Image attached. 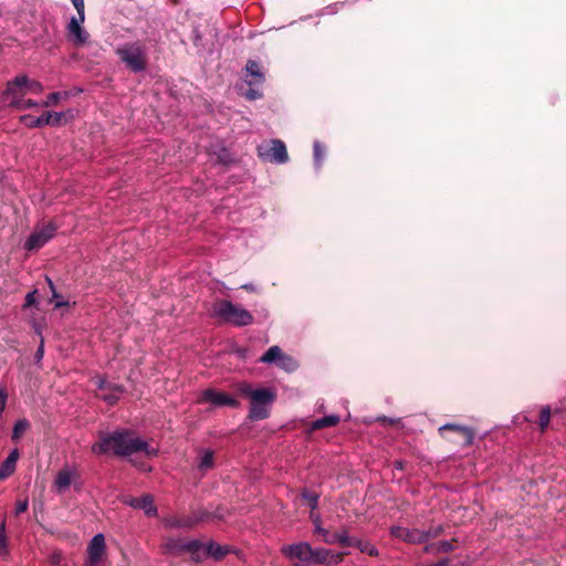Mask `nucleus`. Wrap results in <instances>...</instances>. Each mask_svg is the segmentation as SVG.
Wrapping results in <instances>:
<instances>
[{
    "label": "nucleus",
    "mask_w": 566,
    "mask_h": 566,
    "mask_svg": "<svg viewBox=\"0 0 566 566\" xmlns=\"http://www.w3.org/2000/svg\"><path fill=\"white\" fill-rule=\"evenodd\" d=\"M111 450L122 458H129L139 452H144L148 458H155L159 453V450L151 447L147 440L140 437L132 438L130 432L126 430H116L92 446V452L97 455L107 454Z\"/></svg>",
    "instance_id": "1"
},
{
    "label": "nucleus",
    "mask_w": 566,
    "mask_h": 566,
    "mask_svg": "<svg viewBox=\"0 0 566 566\" xmlns=\"http://www.w3.org/2000/svg\"><path fill=\"white\" fill-rule=\"evenodd\" d=\"M238 392L250 400L248 419L250 421L265 420L271 415L273 403L276 401L277 394L273 387H259L253 386L248 381L238 384Z\"/></svg>",
    "instance_id": "2"
},
{
    "label": "nucleus",
    "mask_w": 566,
    "mask_h": 566,
    "mask_svg": "<svg viewBox=\"0 0 566 566\" xmlns=\"http://www.w3.org/2000/svg\"><path fill=\"white\" fill-rule=\"evenodd\" d=\"M210 315L213 318H219L223 324L234 327H245L252 325L254 322V317L250 311L226 298L218 300L213 304Z\"/></svg>",
    "instance_id": "3"
},
{
    "label": "nucleus",
    "mask_w": 566,
    "mask_h": 566,
    "mask_svg": "<svg viewBox=\"0 0 566 566\" xmlns=\"http://www.w3.org/2000/svg\"><path fill=\"white\" fill-rule=\"evenodd\" d=\"M75 109L69 108L62 112L45 111L40 116L23 114L19 117V122L27 128H42L44 126L61 127L73 120Z\"/></svg>",
    "instance_id": "4"
},
{
    "label": "nucleus",
    "mask_w": 566,
    "mask_h": 566,
    "mask_svg": "<svg viewBox=\"0 0 566 566\" xmlns=\"http://www.w3.org/2000/svg\"><path fill=\"white\" fill-rule=\"evenodd\" d=\"M116 54L133 73H140L147 69L146 53L136 44L118 48L116 50Z\"/></svg>",
    "instance_id": "5"
},
{
    "label": "nucleus",
    "mask_w": 566,
    "mask_h": 566,
    "mask_svg": "<svg viewBox=\"0 0 566 566\" xmlns=\"http://www.w3.org/2000/svg\"><path fill=\"white\" fill-rule=\"evenodd\" d=\"M200 402H209L214 408L217 407H230V408H239L241 406L240 401L233 397L232 395L220 391L214 388H208L201 392V397L199 399Z\"/></svg>",
    "instance_id": "6"
},
{
    "label": "nucleus",
    "mask_w": 566,
    "mask_h": 566,
    "mask_svg": "<svg viewBox=\"0 0 566 566\" xmlns=\"http://www.w3.org/2000/svg\"><path fill=\"white\" fill-rule=\"evenodd\" d=\"M256 150L258 156L263 160L275 164H285L289 160L286 146L281 139H272L270 148L258 146Z\"/></svg>",
    "instance_id": "7"
},
{
    "label": "nucleus",
    "mask_w": 566,
    "mask_h": 566,
    "mask_svg": "<svg viewBox=\"0 0 566 566\" xmlns=\"http://www.w3.org/2000/svg\"><path fill=\"white\" fill-rule=\"evenodd\" d=\"M57 230V226L50 221L42 227L40 231L32 232L24 242V249L28 251L38 250L46 244Z\"/></svg>",
    "instance_id": "8"
},
{
    "label": "nucleus",
    "mask_w": 566,
    "mask_h": 566,
    "mask_svg": "<svg viewBox=\"0 0 566 566\" xmlns=\"http://www.w3.org/2000/svg\"><path fill=\"white\" fill-rule=\"evenodd\" d=\"M84 566H97L106 555L105 537L102 533L95 534L87 544Z\"/></svg>",
    "instance_id": "9"
},
{
    "label": "nucleus",
    "mask_w": 566,
    "mask_h": 566,
    "mask_svg": "<svg viewBox=\"0 0 566 566\" xmlns=\"http://www.w3.org/2000/svg\"><path fill=\"white\" fill-rule=\"evenodd\" d=\"M18 87H25L28 91L34 94L41 93L43 91V85L39 81L31 80L27 74H20L7 82L6 90L2 92V96L7 98L10 96V94H15Z\"/></svg>",
    "instance_id": "10"
},
{
    "label": "nucleus",
    "mask_w": 566,
    "mask_h": 566,
    "mask_svg": "<svg viewBox=\"0 0 566 566\" xmlns=\"http://www.w3.org/2000/svg\"><path fill=\"white\" fill-rule=\"evenodd\" d=\"M390 535L410 544H424L429 541L428 533L418 528H407L395 525L390 527Z\"/></svg>",
    "instance_id": "11"
},
{
    "label": "nucleus",
    "mask_w": 566,
    "mask_h": 566,
    "mask_svg": "<svg viewBox=\"0 0 566 566\" xmlns=\"http://www.w3.org/2000/svg\"><path fill=\"white\" fill-rule=\"evenodd\" d=\"M449 431L460 436L463 439V441L461 442L462 447H470L473 444L474 430L472 427L453 422H447L438 428V432L440 437L443 439H448L446 433Z\"/></svg>",
    "instance_id": "12"
},
{
    "label": "nucleus",
    "mask_w": 566,
    "mask_h": 566,
    "mask_svg": "<svg viewBox=\"0 0 566 566\" xmlns=\"http://www.w3.org/2000/svg\"><path fill=\"white\" fill-rule=\"evenodd\" d=\"M345 554L346 553L343 552L335 553L334 551L324 547H312L310 562L317 565L335 566L343 563Z\"/></svg>",
    "instance_id": "13"
},
{
    "label": "nucleus",
    "mask_w": 566,
    "mask_h": 566,
    "mask_svg": "<svg viewBox=\"0 0 566 566\" xmlns=\"http://www.w3.org/2000/svg\"><path fill=\"white\" fill-rule=\"evenodd\" d=\"M241 551L232 545H221L217 541L210 538L206 542V559L221 562L228 554H240Z\"/></svg>",
    "instance_id": "14"
},
{
    "label": "nucleus",
    "mask_w": 566,
    "mask_h": 566,
    "mask_svg": "<svg viewBox=\"0 0 566 566\" xmlns=\"http://www.w3.org/2000/svg\"><path fill=\"white\" fill-rule=\"evenodd\" d=\"M124 503L133 509L143 510L148 517H155L158 514L157 506L154 503L151 494H144L143 496H129Z\"/></svg>",
    "instance_id": "15"
},
{
    "label": "nucleus",
    "mask_w": 566,
    "mask_h": 566,
    "mask_svg": "<svg viewBox=\"0 0 566 566\" xmlns=\"http://www.w3.org/2000/svg\"><path fill=\"white\" fill-rule=\"evenodd\" d=\"M212 150L210 155L216 157L213 165H219L226 168H230L239 163V159L234 157L231 150L224 145L223 142L211 146Z\"/></svg>",
    "instance_id": "16"
},
{
    "label": "nucleus",
    "mask_w": 566,
    "mask_h": 566,
    "mask_svg": "<svg viewBox=\"0 0 566 566\" xmlns=\"http://www.w3.org/2000/svg\"><path fill=\"white\" fill-rule=\"evenodd\" d=\"M314 533L321 535L322 542L328 545L339 544L343 547H345L346 544H349L347 528H343L340 532L331 533L327 528L323 527L322 525H317V527L314 528Z\"/></svg>",
    "instance_id": "17"
},
{
    "label": "nucleus",
    "mask_w": 566,
    "mask_h": 566,
    "mask_svg": "<svg viewBox=\"0 0 566 566\" xmlns=\"http://www.w3.org/2000/svg\"><path fill=\"white\" fill-rule=\"evenodd\" d=\"M83 22L73 15L67 24L69 40L76 46L85 44L88 39V33L81 25Z\"/></svg>",
    "instance_id": "18"
},
{
    "label": "nucleus",
    "mask_w": 566,
    "mask_h": 566,
    "mask_svg": "<svg viewBox=\"0 0 566 566\" xmlns=\"http://www.w3.org/2000/svg\"><path fill=\"white\" fill-rule=\"evenodd\" d=\"M283 552L289 558H295L303 563H307L311 560L312 545L308 542L294 543Z\"/></svg>",
    "instance_id": "19"
},
{
    "label": "nucleus",
    "mask_w": 566,
    "mask_h": 566,
    "mask_svg": "<svg viewBox=\"0 0 566 566\" xmlns=\"http://www.w3.org/2000/svg\"><path fill=\"white\" fill-rule=\"evenodd\" d=\"M189 559L193 564H202L206 560V543L199 538H189L187 545Z\"/></svg>",
    "instance_id": "20"
},
{
    "label": "nucleus",
    "mask_w": 566,
    "mask_h": 566,
    "mask_svg": "<svg viewBox=\"0 0 566 566\" xmlns=\"http://www.w3.org/2000/svg\"><path fill=\"white\" fill-rule=\"evenodd\" d=\"M188 539L186 537H171L163 545L164 554L178 557L187 553Z\"/></svg>",
    "instance_id": "21"
},
{
    "label": "nucleus",
    "mask_w": 566,
    "mask_h": 566,
    "mask_svg": "<svg viewBox=\"0 0 566 566\" xmlns=\"http://www.w3.org/2000/svg\"><path fill=\"white\" fill-rule=\"evenodd\" d=\"M348 543L345 547H355L359 549V552L367 554L371 557H378L379 556V549L376 545H374L370 541L357 538L354 536L348 535Z\"/></svg>",
    "instance_id": "22"
},
{
    "label": "nucleus",
    "mask_w": 566,
    "mask_h": 566,
    "mask_svg": "<svg viewBox=\"0 0 566 566\" xmlns=\"http://www.w3.org/2000/svg\"><path fill=\"white\" fill-rule=\"evenodd\" d=\"M340 422V417L336 413L327 415L322 418L315 419L310 422L306 432L311 434L316 430H321L324 428L335 427Z\"/></svg>",
    "instance_id": "23"
},
{
    "label": "nucleus",
    "mask_w": 566,
    "mask_h": 566,
    "mask_svg": "<svg viewBox=\"0 0 566 566\" xmlns=\"http://www.w3.org/2000/svg\"><path fill=\"white\" fill-rule=\"evenodd\" d=\"M244 70L247 72V76L253 77V80L247 81V84L249 86L259 85V84L264 83L265 75L262 72L261 66L256 61L248 60Z\"/></svg>",
    "instance_id": "24"
},
{
    "label": "nucleus",
    "mask_w": 566,
    "mask_h": 566,
    "mask_svg": "<svg viewBox=\"0 0 566 566\" xmlns=\"http://www.w3.org/2000/svg\"><path fill=\"white\" fill-rule=\"evenodd\" d=\"M283 354L284 352L280 346L273 345L259 358V361L268 365H277Z\"/></svg>",
    "instance_id": "25"
},
{
    "label": "nucleus",
    "mask_w": 566,
    "mask_h": 566,
    "mask_svg": "<svg viewBox=\"0 0 566 566\" xmlns=\"http://www.w3.org/2000/svg\"><path fill=\"white\" fill-rule=\"evenodd\" d=\"M10 96H12L10 103H9V106L11 108H14V109H18V111H24V109H29V108H33V107H40L41 106V103L40 102H36L34 99H22L20 97L17 96V93L15 94H10Z\"/></svg>",
    "instance_id": "26"
},
{
    "label": "nucleus",
    "mask_w": 566,
    "mask_h": 566,
    "mask_svg": "<svg viewBox=\"0 0 566 566\" xmlns=\"http://www.w3.org/2000/svg\"><path fill=\"white\" fill-rule=\"evenodd\" d=\"M30 428L31 422L27 418L18 419L12 427L11 440L18 442Z\"/></svg>",
    "instance_id": "27"
},
{
    "label": "nucleus",
    "mask_w": 566,
    "mask_h": 566,
    "mask_svg": "<svg viewBox=\"0 0 566 566\" xmlns=\"http://www.w3.org/2000/svg\"><path fill=\"white\" fill-rule=\"evenodd\" d=\"M455 538L452 539H443L438 543L429 544L424 546V552L429 553L431 551H434L436 553H449L454 549L453 542H455Z\"/></svg>",
    "instance_id": "28"
},
{
    "label": "nucleus",
    "mask_w": 566,
    "mask_h": 566,
    "mask_svg": "<svg viewBox=\"0 0 566 566\" xmlns=\"http://www.w3.org/2000/svg\"><path fill=\"white\" fill-rule=\"evenodd\" d=\"M73 472L70 470H61L56 474L54 485L57 491H64L70 488L72 483Z\"/></svg>",
    "instance_id": "29"
},
{
    "label": "nucleus",
    "mask_w": 566,
    "mask_h": 566,
    "mask_svg": "<svg viewBox=\"0 0 566 566\" xmlns=\"http://www.w3.org/2000/svg\"><path fill=\"white\" fill-rule=\"evenodd\" d=\"M212 521L213 520H212L211 511H208L206 509H199V510L192 512V515L190 516V522L185 523L184 525L195 526L200 523L212 522Z\"/></svg>",
    "instance_id": "30"
},
{
    "label": "nucleus",
    "mask_w": 566,
    "mask_h": 566,
    "mask_svg": "<svg viewBox=\"0 0 566 566\" xmlns=\"http://www.w3.org/2000/svg\"><path fill=\"white\" fill-rule=\"evenodd\" d=\"M300 497L306 502V505L311 509V511H315L318 507V493L311 491L307 488H303L300 491Z\"/></svg>",
    "instance_id": "31"
},
{
    "label": "nucleus",
    "mask_w": 566,
    "mask_h": 566,
    "mask_svg": "<svg viewBox=\"0 0 566 566\" xmlns=\"http://www.w3.org/2000/svg\"><path fill=\"white\" fill-rule=\"evenodd\" d=\"M0 557L7 560L10 557L9 539L7 536L6 520L0 523Z\"/></svg>",
    "instance_id": "32"
},
{
    "label": "nucleus",
    "mask_w": 566,
    "mask_h": 566,
    "mask_svg": "<svg viewBox=\"0 0 566 566\" xmlns=\"http://www.w3.org/2000/svg\"><path fill=\"white\" fill-rule=\"evenodd\" d=\"M552 415H553V411H552L551 406L547 405V406L542 407V409L539 411V416H538V421H537L538 427L542 432H544L547 429Z\"/></svg>",
    "instance_id": "33"
},
{
    "label": "nucleus",
    "mask_w": 566,
    "mask_h": 566,
    "mask_svg": "<svg viewBox=\"0 0 566 566\" xmlns=\"http://www.w3.org/2000/svg\"><path fill=\"white\" fill-rule=\"evenodd\" d=\"M277 366L287 373H292L297 369L298 364L295 358L284 353Z\"/></svg>",
    "instance_id": "34"
},
{
    "label": "nucleus",
    "mask_w": 566,
    "mask_h": 566,
    "mask_svg": "<svg viewBox=\"0 0 566 566\" xmlns=\"http://www.w3.org/2000/svg\"><path fill=\"white\" fill-rule=\"evenodd\" d=\"M211 512L213 521L223 522L227 517L233 514V509H228L223 504H219Z\"/></svg>",
    "instance_id": "35"
},
{
    "label": "nucleus",
    "mask_w": 566,
    "mask_h": 566,
    "mask_svg": "<svg viewBox=\"0 0 566 566\" xmlns=\"http://www.w3.org/2000/svg\"><path fill=\"white\" fill-rule=\"evenodd\" d=\"M70 93L67 91L52 92L46 96V99L41 102V107H49L52 104H56L62 98H67Z\"/></svg>",
    "instance_id": "36"
},
{
    "label": "nucleus",
    "mask_w": 566,
    "mask_h": 566,
    "mask_svg": "<svg viewBox=\"0 0 566 566\" xmlns=\"http://www.w3.org/2000/svg\"><path fill=\"white\" fill-rule=\"evenodd\" d=\"M214 465V453L212 450H205L201 459H200V462L198 464V468L200 470H208V469H212Z\"/></svg>",
    "instance_id": "37"
},
{
    "label": "nucleus",
    "mask_w": 566,
    "mask_h": 566,
    "mask_svg": "<svg viewBox=\"0 0 566 566\" xmlns=\"http://www.w3.org/2000/svg\"><path fill=\"white\" fill-rule=\"evenodd\" d=\"M191 40L199 54L206 51V44L203 43V38L198 27L192 29Z\"/></svg>",
    "instance_id": "38"
},
{
    "label": "nucleus",
    "mask_w": 566,
    "mask_h": 566,
    "mask_svg": "<svg viewBox=\"0 0 566 566\" xmlns=\"http://www.w3.org/2000/svg\"><path fill=\"white\" fill-rule=\"evenodd\" d=\"M17 469V464L14 462H10L9 460L4 459V461L0 465V481H3L11 476Z\"/></svg>",
    "instance_id": "39"
},
{
    "label": "nucleus",
    "mask_w": 566,
    "mask_h": 566,
    "mask_svg": "<svg viewBox=\"0 0 566 566\" xmlns=\"http://www.w3.org/2000/svg\"><path fill=\"white\" fill-rule=\"evenodd\" d=\"M313 155H314V165L315 167L318 169L321 168L322 166V159H323V155H324V149H323V146L321 145L319 142H314V145H313Z\"/></svg>",
    "instance_id": "40"
},
{
    "label": "nucleus",
    "mask_w": 566,
    "mask_h": 566,
    "mask_svg": "<svg viewBox=\"0 0 566 566\" xmlns=\"http://www.w3.org/2000/svg\"><path fill=\"white\" fill-rule=\"evenodd\" d=\"M38 304H39L38 290L33 289L25 295L24 303L22 305V310H25L31 306H36Z\"/></svg>",
    "instance_id": "41"
},
{
    "label": "nucleus",
    "mask_w": 566,
    "mask_h": 566,
    "mask_svg": "<svg viewBox=\"0 0 566 566\" xmlns=\"http://www.w3.org/2000/svg\"><path fill=\"white\" fill-rule=\"evenodd\" d=\"M30 324H31L34 333L41 338V336H43L42 335L43 328L45 327V318L44 317H41V318L32 317L30 321Z\"/></svg>",
    "instance_id": "42"
},
{
    "label": "nucleus",
    "mask_w": 566,
    "mask_h": 566,
    "mask_svg": "<svg viewBox=\"0 0 566 566\" xmlns=\"http://www.w3.org/2000/svg\"><path fill=\"white\" fill-rule=\"evenodd\" d=\"M189 522H190V516L174 517L168 522V524H169V526L175 527V528L192 527L191 525H184L185 523H189Z\"/></svg>",
    "instance_id": "43"
},
{
    "label": "nucleus",
    "mask_w": 566,
    "mask_h": 566,
    "mask_svg": "<svg viewBox=\"0 0 566 566\" xmlns=\"http://www.w3.org/2000/svg\"><path fill=\"white\" fill-rule=\"evenodd\" d=\"M127 460L132 463V465L137 468L139 471H143V472L151 471V467L148 465L145 461H139L137 458H133V455L127 458Z\"/></svg>",
    "instance_id": "44"
},
{
    "label": "nucleus",
    "mask_w": 566,
    "mask_h": 566,
    "mask_svg": "<svg viewBox=\"0 0 566 566\" xmlns=\"http://www.w3.org/2000/svg\"><path fill=\"white\" fill-rule=\"evenodd\" d=\"M231 353L234 354L239 359L245 360L249 357L250 349L248 347L235 345Z\"/></svg>",
    "instance_id": "45"
},
{
    "label": "nucleus",
    "mask_w": 566,
    "mask_h": 566,
    "mask_svg": "<svg viewBox=\"0 0 566 566\" xmlns=\"http://www.w3.org/2000/svg\"><path fill=\"white\" fill-rule=\"evenodd\" d=\"M248 101H255L263 96L262 92L250 86L243 94Z\"/></svg>",
    "instance_id": "46"
},
{
    "label": "nucleus",
    "mask_w": 566,
    "mask_h": 566,
    "mask_svg": "<svg viewBox=\"0 0 566 566\" xmlns=\"http://www.w3.org/2000/svg\"><path fill=\"white\" fill-rule=\"evenodd\" d=\"M43 356H44V338H43V336H41L39 347L33 356L34 364H36V365L40 364L41 360L43 359Z\"/></svg>",
    "instance_id": "47"
},
{
    "label": "nucleus",
    "mask_w": 566,
    "mask_h": 566,
    "mask_svg": "<svg viewBox=\"0 0 566 566\" xmlns=\"http://www.w3.org/2000/svg\"><path fill=\"white\" fill-rule=\"evenodd\" d=\"M375 421L381 423L382 426H395L400 421V419L399 418H390L387 416H378L375 419Z\"/></svg>",
    "instance_id": "48"
},
{
    "label": "nucleus",
    "mask_w": 566,
    "mask_h": 566,
    "mask_svg": "<svg viewBox=\"0 0 566 566\" xmlns=\"http://www.w3.org/2000/svg\"><path fill=\"white\" fill-rule=\"evenodd\" d=\"M28 506H29L28 499L18 501L14 506V514L20 515V514L24 513L28 510Z\"/></svg>",
    "instance_id": "49"
},
{
    "label": "nucleus",
    "mask_w": 566,
    "mask_h": 566,
    "mask_svg": "<svg viewBox=\"0 0 566 566\" xmlns=\"http://www.w3.org/2000/svg\"><path fill=\"white\" fill-rule=\"evenodd\" d=\"M45 281H46L48 286H49V289H50V291L52 293L51 300L61 297V294L57 293V291H56V287H55V284L53 282V280L50 276L45 275Z\"/></svg>",
    "instance_id": "50"
},
{
    "label": "nucleus",
    "mask_w": 566,
    "mask_h": 566,
    "mask_svg": "<svg viewBox=\"0 0 566 566\" xmlns=\"http://www.w3.org/2000/svg\"><path fill=\"white\" fill-rule=\"evenodd\" d=\"M424 533H428L429 539L431 537H437V536H439L440 534L443 533V526L442 525H438L436 527H430L429 530L424 531Z\"/></svg>",
    "instance_id": "51"
},
{
    "label": "nucleus",
    "mask_w": 566,
    "mask_h": 566,
    "mask_svg": "<svg viewBox=\"0 0 566 566\" xmlns=\"http://www.w3.org/2000/svg\"><path fill=\"white\" fill-rule=\"evenodd\" d=\"M62 557L63 556L61 551H54L50 556V562L52 565L57 566L60 565Z\"/></svg>",
    "instance_id": "52"
},
{
    "label": "nucleus",
    "mask_w": 566,
    "mask_h": 566,
    "mask_svg": "<svg viewBox=\"0 0 566 566\" xmlns=\"http://www.w3.org/2000/svg\"><path fill=\"white\" fill-rule=\"evenodd\" d=\"M84 4L85 2H73V6L74 8L76 9L77 11V19L84 21L85 17H84Z\"/></svg>",
    "instance_id": "53"
},
{
    "label": "nucleus",
    "mask_w": 566,
    "mask_h": 566,
    "mask_svg": "<svg viewBox=\"0 0 566 566\" xmlns=\"http://www.w3.org/2000/svg\"><path fill=\"white\" fill-rule=\"evenodd\" d=\"M20 458V451L18 448H13L8 457L6 458L7 460H9L10 462H14L17 464L18 460Z\"/></svg>",
    "instance_id": "54"
},
{
    "label": "nucleus",
    "mask_w": 566,
    "mask_h": 566,
    "mask_svg": "<svg viewBox=\"0 0 566 566\" xmlns=\"http://www.w3.org/2000/svg\"><path fill=\"white\" fill-rule=\"evenodd\" d=\"M102 399L109 406H115L118 402L119 397L116 395H104Z\"/></svg>",
    "instance_id": "55"
},
{
    "label": "nucleus",
    "mask_w": 566,
    "mask_h": 566,
    "mask_svg": "<svg viewBox=\"0 0 566 566\" xmlns=\"http://www.w3.org/2000/svg\"><path fill=\"white\" fill-rule=\"evenodd\" d=\"M53 301H55L54 302V310H59V308H62V307H69L70 306V302L62 300V296L57 297V298H54Z\"/></svg>",
    "instance_id": "56"
},
{
    "label": "nucleus",
    "mask_w": 566,
    "mask_h": 566,
    "mask_svg": "<svg viewBox=\"0 0 566 566\" xmlns=\"http://www.w3.org/2000/svg\"><path fill=\"white\" fill-rule=\"evenodd\" d=\"M310 518L314 524V528H316L317 525H322L321 515L315 513L314 511H311Z\"/></svg>",
    "instance_id": "57"
},
{
    "label": "nucleus",
    "mask_w": 566,
    "mask_h": 566,
    "mask_svg": "<svg viewBox=\"0 0 566 566\" xmlns=\"http://www.w3.org/2000/svg\"><path fill=\"white\" fill-rule=\"evenodd\" d=\"M406 463H407V462H406L405 460H402V459H396V460H394V462H392V468H394L395 470H399V471H401V470H403V469H405Z\"/></svg>",
    "instance_id": "58"
},
{
    "label": "nucleus",
    "mask_w": 566,
    "mask_h": 566,
    "mask_svg": "<svg viewBox=\"0 0 566 566\" xmlns=\"http://www.w3.org/2000/svg\"><path fill=\"white\" fill-rule=\"evenodd\" d=\"M415 566H449V558L444 557V558L438 560L437 563H433V564H430V565L417 564Z\"/></svg>",
    "instance_id": "59"
},
{
    "label": "nucleus",
    "mask_w": 566,
    "mask_h": 566,
    "mask_svg": "<svg viewBox=\"0 0 566 566\" xmlns=\"http://www.w3.org/2000/svg\"><path fill=\"white\" fill-rule=\"evenodd\" d=\"M105 386H106V378L102 377V376H98L97 380H96V388L102 390V389L105 388Z\"/></svg>",
    "instance_id": "60"
},
{
    "label": "nucleus",
    "mask_w": 566,
    "mask_h": 566,
    "mask_svg": "<svg viewBox=\"0 0 566 566\" xmlns=\"http://www.w3.org/2000/svg\"><path fill=\"white\" fill-rule=\"evenodd\" d=\"M241 289L248 292H255V286L252 283H245L241 285Z\"/></svg>",
    "instance_id": "61"
},
{
    "label": "nucleus",
    "mask_w": 566,
    "mask_h": 566,
    "mask_svg": "<svg viewBox=\"0 0 566 566\" xmlns=\"http://www.w3.org/2000/svg\"><path fill=\"white\" fill-rule=\"evenodd\" d=\"M112 388L116 391H119V392H123L124 391V387L123 385H113Z\"/></svg>",
    "instance_id": "62"
},
{
    "label": "nucleus",
    "mask_w": 566,
    "mask_h": 566,
    "mask_svg": "<svg viewBox=\"0 0 566 566\" xmlns=\"http://www.w3.org/2000/svg\"><path fill=\"white\" fill-rule=\"evenodd\" d=\"M523 420H524V421H526V422H531V421H532V420H531L528 417H526V416H523Z\"/></svg>",
    "instance_id": "63"
},
{
    "label": "nucleus",
    "mask_w": 566,
    "mask_h": 566,
    "mask_svg": "<svg viewBox=\"0 0 566 566\" xmlns=\"http://www.w3.org/2000/svg\"><path fill=\"white\" fill-rule=\"evenodd\" d=\"M76 92H77V93H82V92H83V90H82L81 87H77V88H76Z\"/></svg>",
    "instance_id": "64"
}]
</instances>
